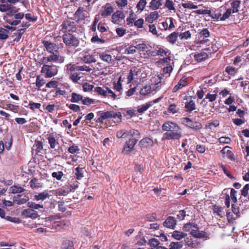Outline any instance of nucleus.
<instances>
[{
	"mask_svg": "<svg viewBox=\"0 0 249 249\" xmlns=\"http://www.w3.org/2000/svg\"><path fill=\"white\" fill-rule=\"evenodd\" d=\"M162 130L166 131L163 135V139L166 140H178L182 137L181 127L176 123L165 122L161 126Z\"/></svg>",
	"mask_w": 249,
	"mask_h": 249,
	"instance_id": "nucleus-1",
	"label": "nucleus"
},
{
	"mask_svg": "<svg viewBox=\"0 0 249 249\" xmlns=\"http://www.w3.org/2000/svg\"><path fill=\"white\" fill-rule=\"evenodd\" d=\"M231 8H226V6L222 5L220 7L219 11L220 12L225 10V12L223 14L221 18V21H225L228 19L231 14L237 13L239 10L240 4L241 3V0H230Z\"/></svg>",
	"mask_w": 249,
	"mask_h": 249,
	"instance_id": "nucleus-2",
	"label": "nucleus"
},
{
	"mask_svg": "<svg viewBox=\"0 0 249 249\" xmlns=\"http://www.w3.org/2000/svg\"><path fill=\"white\" fill-rule=\"evenodd\" d=\"M112 118L113 121L115 123H119L121 122L122 119V115L121 112H115L114 111H107L101 113L100 117L97 121L100 122V120L107 119Z\"/></svg>",
	"mask_w": 249,
	"mask_h": 249,
	"instance_id": "nucleus-3",
	"label": "nucleus"
},
{
	"mask_svg": "<svg viewBox=\"0 0 249 249\" xmlns=\"http://www.w3.org/2000/svg\"><path fill=\"white\" fill-rule=\"evenodd\" d=\"M64 61V56L57 55L54 53H51L49 55L43 56L41 60L42 63L44 65L52 64L53 63H62Z\"/></svg>",
	"mask_w": 249,
	"mask_h": 249,
	"instance_id": "nucleus-4",
	"label": "nucleus"
},
{
	"mask_svg": "<svg viewBox=\"0 0 249 249\" xmlns=\"http://www.w3.org/2000/svg\"><path fill=\"white\" fill-rule=\"evenodd\" d=\"M41 72L45 74L46 78H51L57 74L58 67L52 64L43 65Z\"/></svg>",
	"mask_w": 249,
	"mask_h": 249,
	"instance_id": "nucleus-5",
	"label": "nucleus"
},
{
	"mask_svg": "<svg viewBox=\"0 0 249 249\" xmlns=\"http://www.w3.org/2000/svg\"><path fill=\"white\" fill-rule=\"evenodd\" d=\"M192 231L190 232L192 236L196 238L204 239L205 240L210 239L209 234L205 231H200L198 225L197 224L194 223Z\"/></svg>",
	"mask_w": 249,
	"mask_h": 249,
	"instance_id": "nucleus-6",
	"label": "nucleus"
},
{
	"mask_svg": "<svg viewBox=\"0 0 249 249\" xmlns=\"http://www.w3.org/2000/svg\"><path fill=\"white\" fill-rule=\"evenodd\" d=\"M182 124L185 126L190 128L194 130L198 131L202 128V124L197 121L194 122L189 117H184L182 118Z\"/></svg>",
	"mask_w": 249,
	"mask_h": 249,
	"instance_id": "nucleus-7",
	"label": "nucleus"
},
{
	"mask_svg": "<svg viewBox=\"0 0 249 249\" xmlns=\"http://www.w3.org/2000/svg\"><path fill=\"white\" fill-rule=\"evenodd\" d=\"M64 43L68 47H76L79 44L78 39L71 34H65L63 36Z\"/></svg>",
	"mask_w": 249,
	"mask_h": 249,
	"instance_id": "nucleus-8",
	"label": "nucleus"
},
{
	"mask_svg": "<svg viewBox=\"0 0 249 249\" xmlns=\"http://www.w3.org/2000/svg\"><path fill=\"white\" fill-rule=\"evenodd\" d=\"M65 71H66V72L68 74L74 71H90L92 70L91 68H89L88 66H79L70 63L67 65H66L65 66Z\"/></svg>",
	"mask_w": 249,
	"mask_h": 249,
	"instance_id": "nucleus-9",
	"label": "nucleus"
},
{
	"mask_svg": "<svg viewBox=\"0 0 249 249\" xmlns=\"http://www.w3.org/2000/svg\"><path fill=\"white\" fill-rule=\"evenodd\" d=\"M193 99H195V97L186 96L184 98V100H186V102L184 103L185 111L188 113H191L196 109V105Z\"/></svg>",
	"mask_w": 249,
	"mask_h": 249,
	"instance_id": "nucleus-10",
	"label": "nucleus"
},
{
	"mask_svg": "<svg viewBox=\"0 0 249 249\" xmlns=\"http://www.w3.org/2000/svg\"><path fill=\"white\" fill-rule=\"evenodd\" d=\"M184 242L188 248L192 249H197L200 245V243L198 240L194 239L191 236L185 237Z\"/></svg>",
	"mask_w": 249,
	"mask_h": 249,
	"instance_id": "nucleus-11",
	"label": "nucleus"
},
{
	"mask_svg": "<svg viewBox=\"0 0 249 249\" xmlns=\"http://www.w3.org/2000/svg\"><path fill=\"white\" fill-rule=\"evenodd\" d=\"M75 22L72 20H67L61 25L62 30L64 32L74 31L75 29Z\"/></svg>",
	"mask_w": 249,
	"mask_h": 249,
	"instance_id": "nucleus-12",
	"label": "nucleus"
},
{
	"mask_svg": "<svg viewBox=\"0 0 249 249\" xmlns=\"http://www.w3.org/2000/svg\"><path fill=\"white\" fill-rule=\"evenodd\" d=\"M198 34L199 35V38L202 37L203 39L199 40L197 43L200 44H203L206 43L209 40L208 39H205L204 38H207L210 36V33L207 28H203L201 30H199Z\"/></svg>",
	"mask_w": 249,
	"mask_h": 249,
	"instance_id": "nucleus-13",
	"label": "nucleus"
},
{
	"mask_svg": "<svg viewBox=\"0 0 249 249\" xmlns=\"http://www.w3.org/2000/svg\"><path fill=\"white\" fill-rule=\"evenodd\" d=\"M141 73V71L139 69L136 68H133L130 70L129 73L127 77V83H131L133 80L137 79V76L140 74Z\"/></svg>",
	"mask_w": 249,
	"mask_h": 249,
	"instance_id": "nucleus-14",
	"label": "nucleus"
},
{
	"mask_svg": "<svg viewBox=\"0 0 249 249\" xmlns=\"http://www.w3.org/2000/svg\"><path fill=\"white\" fill-rule=\"evenodd\" d=\"M188 78L186 76H183L178 82V84L173 88V92H176L178 90L186 87L188 85Z\"/></svg>",
	"mask_w": 249,
	"mask_h": 249,
	"instance_id": "nucleus-15",
	"label": "nucleus"
},
{
	"mask_svg": "<svg viewBox=\"0 0 249 249\" xmlns=\"http://www.w3.org/2000/svg\"><path fill=\"white\" fill-rule=\"evenodd\" d=\"M125 16L123 12L121 11H117L113 13L111 17V21L115 24H119Z\"/></svg>",
	"mask_w": 249,
	"mask_h": 249,
	"instance_id": "nucleus-16",
	"label": "nucleus"
},
{
	"mask_svg": "<svg viewBox=\"0 0 249 249\" xmlns=\"http://www.w3.org/2000/svg\"><path fill=\"white\" fill-rule=\"evenodd\" d=\"M22 214L26 217L32 219H36L39 216V215L36 210L29 208L23 210L22 212Z\"/></svg>",
	"mask_w": 249,
	"mask_h": 249,
	"instance_id": "nucleus-17",
	"label": "nucleus"
},
{
	"mask_svg": "<svg viewBox=\"0 0 249 249\" xmlns=\"http://www.w3.org/2000/svg\"><path fill=\"white\" fill-rule=\"evenodd\" d=\"M137 142V141L133 139L130 138L128 141L126 142L123 150V152L127 153L130 152L133 149Z\"/></svg>",
	"mask_w": 249,
	"mask_h": 249,
	"instance_id": "nucleus-18",
	"label": "nucleus"
},
{
	"mask_svg": "<svg viewBox=\"0 0 249 249\" xmlns=\"http://www.w3.org/2000/svg\"><path fill=\"white\" fill-rule=\"evenodd\" d=\"M177 225V221L175 217L168 216L163 223L164 227L171 229H174Z\"/></svg>",
	"mask_w": 249,
	"mask_h": 249,
	"instance_id": "nucleus-19",
	"label": "nucleus"
},
{
	"mask_svg": "<svg viewBox=\"0 0 249 249\" xmlns=\"http://www.w3.org/2000/svg\"><path fill=\"white\" fill-rule=\"evenodd\" d=\"M103 10L101 13V16L106 18L110 16L114 11V8L109 3H107L105 6L103 7Z\"/></svg>",
	"mask_w": 249,
	"mask_h": 249,
	"instance_id": "nucleus-20",
	"label": "nucleus"
},
{
	"mask_svg": "<svg viewBox=\"0 0 249 249\" xmlns=\"http://www.w3.org/2000/svg\"><path fill=\"white\" fill-rule=\"evenodd\" d=\"M42 43L45 47L47 51L51 53L55 51L57 49V46L55 44L48 41H43Z\"/></svg>",
	"mask_w": 249,
	"mask_h": 249,
	"instance_id": "nucleus-21",
	"label": "nucleus"
},
{
	"mask_svg": "<svg viewBox=\"0 0 249 249\" xmlns=\"http://www.w3.org/2000/svg\"><path fill=\"white\" fill-rule=\"evenodd\" d=\"M187 236V234L179 231H174L172 233V237L177 240H180L182 238H185Z\"/></svg>",
	"mask_w": 249,
	"mask_h": 249,
	"instance_id": "nucleus-22",
	"label": "nucleus"
},
{
	"mask_svg": "<svg viewBox=\"0 0 249 249\" xmlns=\"http://www.w3.org/2000/svg\"><path fill=\"white\" fill-rule=\"evenodd\" d=\"M140 94L142 96H148L152 92V89L150 85H146L143 86L140 90Z\"/></svg>",
	"mask_w": 249,
	"mask_h": 249,
	"instance_id": "nucleus-23",
	"label": "nucleus"
},
{
	"mask_svg": "<svg viewBox=\"0 0 249 249\" xmlns=\"http://www.w3.org/2000/svg\"><path fill=\"white\" fill-rule=\"evenodd\" d=\"M162 5L161 0H152L150 2L149 7L152 10H156Z\"/></svg>",
	"mask_w": 249,
	"mask_h": 249,
	"instance_id": "nucleus-24",
	"label": "nucleus"
},
{
	"mask_svg": "<svg viewBox=\"0 0 249 249\" xmlns=\"http://www.w3.org/2000/svg\"><path fill=\"white\" fill-rule=\"evenodd\" d=\"M153 140L148 137L144 138L141 140L140 142V144L143 147H148L153 145Z\"/></svg>",
	"mask_w": 249,
	"mask_h": 249,
	"instance_id": "nucleus-25",
	"label": "nucleus"
},
{
	"mask_svg": "<svg viewBox=\"0 0 249 249\" xmlns=\"http://www.w3.org/2000/svg\"><path fill=\"white\" fill-rule=\"evenodd\" d=\"M208 58V54L205 52H200L197 54H196L194 55L195 59L198 62H200L205 60Z\"/></svg>",
	"mask_w": 249,
	"mask_h": 249,
	"instance_id": "nucleus-26",
	"label": "nucleus"
},
{
	"mask_svg": "<svg viewBox=\"0 0 249 249\" xmlns=\"http://www.w3.org/2000/svg\"><path fill=\"white\" fill-rule=\"evenodd\" d=\"M159 17L157 12L154 11L151 12L150 14L146 18V21L148 23H152L154 20L157 19Z\"/></svg>",
	"mask_w": 249,
	"mask_h": 249,
	"instance_id": "nucleus-27",
	"label": "nucleus"
},
{
	"mask_svg": "<svg viewBox=\"0 0 249 249\" xmlns=\"http://www.w3.org/2000/svg\"><path fill=\"white\" fill-rule=\"evenodd\" d=\"M178 36V33L174 32L167 36L166 39L170 43L174 44L177 40Z\"/></svg>",
	"mask_w": 249,
	"mask_h": 249,
	"instance_id": "nucleus-28",
	"label": "nucleus"
},
{
	"mask_svg": "<svg viewBox=\"0 0 249 249\" xmlns=\"http://www.w3.org/2000/svg\"><path fill=\"white\" fill-rule=\"evenodd\" d=\"M14 201L18 205H21L26 203L29 200V198L28 196H25L21 198L19 196L14 197Z\"/></svg>",
	"mask_w": 249,
	"mask_h": 249,
	"instance_id": "nucleus-29",
	"label": "nucleus"
},
{
	"mask_svg": "<svg viewBox=\"0 0 249 249\" xmlns=\"http://www.w3.org/2000/svg\"><path fill=\"white\" fill-rule=\"evenodd\" d=\"M106 89H107V97H108V98L110 97L113 100H114L116 99H120L121 97V95H122L121 93L116 94L108 88H107Z\"/></svg>",
	"mask_w": 249,
	"mask_h": 249,
	"instance_id": "nucleus-30",
	"label": "nucleus"
},
{
	"mask_svg": "<svg viewBox=\"0 0 249 249\" xmlns=\"http://www.w3.org/2000/svg\"><path fill=\"white\" fill-rule=\"evenodd\" d=\"M48 140L51 148L54 149L58 144V141L53 137V134H50L48 137Z\"/></svg>",
	"mask_w": 249,
	"mask_h": 249,
	"instance_id": "nucleus-31",
	"label": "nucleus"
},
{
	"mask_svg": "<svg viewBox=\"0 0 249 249\" xmlns=\"http://www.w3.org/2000/svg\"><path fill=\"white\" fill-rule=\"evenodd\" d=\"M1 3H7L11 4H16L17 2L21 3L23 6L26 7L28 5L27 0H0Z\"/></svg>",
	"mask_w": 249,
	"mask_h": 249,
	"instance_id": "nucleus-32",
	"label": "nucleus"
},
{
	"mask_svg": "<svg viewBox=\"0 0 249 249\" xmlns=\"http://www.w3.org/2000/svg\"><path fill=\"white\" fill-rule=\"evenodd\" d=\"M220 44L216 42L212 43L210 47L205 49V50L209 51L210 53H214L216 52L219 49Z\"/></svg>",
	"mask_w": 249,
	"mask_h": 249,
	"instance_id": "nucleus-33",
	"label": "nucleus"
},
{
	"mask_svg": "<svg viewBox=\"0 0 249 249\" xmlns=\"http://www.w3.org/2000/svg\"><path fill=\"white\" fill-rule=\"evenodd\" d=\"M71 191V189L69 188H61L57 189L55 191V194L56 196H67Z\"/></svg>",
	"mask_w": 249,
	"mask_h": 249,
	"instance_id": "nucleus-34",
	"label": "nucleus"
},
{
	"mask_svg": "<svg viewBox=\"0 0 249 249\" xmlns=\"http://www.w3.org/2000/svg\"><path fill=\"white\" fill-rule=\"evenodd\" d=\"M83 100V96L79 94L73 92L71 95V101L72 103H78Z\"/></svg>",
	"mask_w": 249,
	"mask_h": 249,
	"instance_id": "nucleus-35",
	"label": "nucleus"
},
{
	"mask_svg": "<svg viewBox=\"0 0 249 249\" xmlns=\"http://www.w3.org/2000/svg\"><path fill=\"white\" fill-rule=\"evenodd\" d=\"M183 247L182 242H172L169 245V249H181Z\"/></svg>",
	"mask_w": 249,
	"mask_h": 249,
	"instance_id": "nucleus-36",
	"label": "nucleus"
},
{
	"mask_svg": "<svg viewBox=\"0 0 249 249\" xmlns=\"http://www.w3.org/2000/svg\"><path fill=\"white\" fill-rule=\"evenodd\" d=\"M162 84L160 83V81H155L154 84L151 85V88L152 89V92L154 93L159 91L161 88Z\"/></svg>",
	"mask_w": 249,
	"mask_h": 249,
	"instance_id": "nucleus-37",
	"label": "nucleus"
},
{
	"mask_svg": "<svg viewBox=\"0 0 249 249\" xmlns=\"http://www.w3.org/2000/svg\"><path fill=\"white\" fill-rule=\"evenodd\" d=\"M49 196V194L47 192L40 193L38 195L35 196V199L37 200H44Z\"/></svg>",
	"mask_w": 249,
	"mask_h": 249,
	"instance_id": "nucleus-38",
	"label": "nucleus"
},
{
	"mask_svg": "<svg viewBox=\"0 0 249 249\" xmlns=\"http://www.w3.org/2000/svg\"><path fill=\"white\" fill-rule=\"evenodd\" d=\"M151 107V104L149 103L148 102L145 104L139 106L138 107L137 111L139 113H143L144 111L147 110Z\"/></svg>",
	"mask_w": 249,
	"mask_h": 249,
	"instance_id": "nucleus-39",
	"label": "nucleus"
},
{
	"mask_svg": "<svg viewBox=\"0 0 249 249\" xmlns=\"http://www.w3.org/2000/svg\"><path fill=\"white\" fill-rule=\"evenodd\" d=\"M25 189L20 186H13L10 188V192L12 194L20 193L24 192Z\"/></svg>",
	"mask_w": 249,
	"mask_h": 249,
	"instance_id": "nucleus-40",
	"label": "nucleus"
},
{
	"mask_svg": "<svg viewBox=\"0 0 249 249\" xmlns=\"http://www.w3.org/2000/svg\"><path fill=\"white\" fill-rule=\"evenodd\" d=\"M46 83L45 80L40 75L36 76V85L38 88H40Z\"/></svg>",
	"mask_w": 249,
	"mask_h": 249,
	"instance_id": "nucleus-41",
	"label": "nucleus"
},
{
	"mask_svg": "<svg viewBox=\"0 0 249 249\" xmlns=\"http://www.w3.org/2000/svg\"><path fill=\"white\" fill-rule=\"evenodd\" d=\"M27 206L30 208L34 210H37L39 209H42L43 208V205L39 204H36L33 202L30 201L28 202L27 203Z\"/></svg>",
	"mask_w": 249,
	"mask_h": 249,
	"instance_id": "nucleus-42",
	"label": "nucleus"
},
{
	"mask_svg": "<svg viewBox=\"0 0 249 249\" xmlns=\"http://www.w3.org/2000/svg\"><path fill=\"white\" fill-rule=\"evenodd\" d=\"M179 110V108L177 107L176 104H172L169 105L167 109L169 113H171L172 114L178 113Z\"/></svg>",
	"mask_w": 249,
	"mask_h": 249,
	"instance_id": "nucleus-43",
	"label": "nucleus"
},
{
	"mask_svg": "<svg viewBox=\"0 0 249 249\" xmlns=\"http://www.w3.org/2000/svg\"><path fill=\"white\" fill-rule=\"evenodd\" d=\"M129 134L132 136V139H133L137 141L140 138V133L137 130H130L129 131Z\"/></svg>",
	"mask_w": 249,
	"mask_h": 249,
	"instance_id": "nucleus-44",
	"label": "nucleus"
},
{
	"mask_svg": "<svg viewBox=\"0 0 249 249\" xmlns=\"http://www.w3.org/2000/svg\"><path fill=\"white\" fill-rule=\"evenodd\" d=\"M146 3L147 2L146 0H140L136 6L138 11H140L141 12L143 11Z\"/></svg>",
	"mask_w": 249,
	"mask_h": 249,
	"instance_id": "nucleus-45",
	"label": "nucleus"
},
{
	"mask_svg": "<svg viewBox=\"0 0 249 249\" xmlns=\"http://www.w3.org/2000/svg\"><path fill=\"white\" fill-rule=\"evenodd\" d=\"M13 4H11L10 9L8 11V13L7 14V15L9 17L14 16L18 12L19 10V8H17L15 6H14L12 5Z\"/></svg>",
	"mask_w": 249,
	"mask_h": 249,
	"instance_id": "nucleus-46",
	"label": "nucleus"
},
{
	"mask_svg": "<svg viewBox=\"0 0 249 249\" xmlns=\"http://www.w3.org/2000/svg\"><path fill=\"white\" fill-rule=\"evenodd\" d=\"M178 36L181 40L187 39L191 37V34L190 31H187L183 33L178 34Z\"/></svg>",
	"mask_w": 249,
	"mask_h": 249,
	"instance_id": "nucleus-47",
	"label": "nucleus"
},
{
	"mask_svg": "<svg viewBox=\"0 0 249 249\" xmlns=\"http://www.w3.org/2000/svg\"><path fill=\"white\" fill-rule=\"evenodd\" d=\"M217 94H211L208 93L206 95L205 98L203 99V101L205 102V99H208L209 101L210 102H213L217 98Z\"/></svg>",
	"mask_w": 249,
	"mask_h": 249,
	"instance_id": "nucleus-48",
	"label": "nucleus"
},
{
	"mask_svg": "<svg viewBox=\"0 0 249 249\" xmlns=\"http://www.w3.org/2000/svg\"><path fill=\"white\" fill-rule=\"evenodd\" d=\"M83 169L78 167L75 169V175L77 179H80L83 177Z\"/></svg>",
	"mask_w": 249,
	"mask_h": 249,
	"instance_id": "nucleus-49",
	"label": "nucleus"
},
{
	"mask_svg": "<svg viewBox=\"0 0 249 249\" xmlns=\"http://www.w3.org/2000/svg\"><path fill=\"white\" fill-rule=\"evenodd\" d=\"M241 196L245 197L249 196V184H246L243 189L241 190Z\"/></svg>",
	"mask_w": 249,
	"mask_h": 249,
	"instance_id": "nucleus-50",
	"label": "nucleus"
},
{
	"mask_svg": "<svg viewBox=\"0 0 249 249\" xmlns=\"http://www.w3.org/2000/svg\"><path fill=\"white\" fill-rule=\"evenodd\" d=\"M11 5V3H2V4H0V11L1 12H8L10 9Z\"/></svg>",
	"mask_w": 249,
	"mask_h": 249,
	"instance_id": "nucleus-51",
	"label": "nucleus"
},
{
	"mask_svg": "<svg viewBox=\"0 0 249 249\" xmlns=\"http://www.w3.org/2000/svg\"><path fill=\"white\" fill-rule=\"evenodd\" d=\"M8 31L7 30L0 28V40L7 39L8 37Z\"/></svg>",
	"mask_w": 249,
	"mask_h": 249,
	"instance_id": "nucleus-52",
	"label": "nucleus"
},
{
	"mask_svg": "<svg viewBox=\"0 0 249 249\" xmlns=\"http://www.w3.org/2000/svg\"><path fill=\"white\" fill-rule=\"evenodd\" d=\"M237 192L233 188H231L230 197L232 201L235 203L237 202Z\"/></svg>",
	"mask_w": 249,
	"mask_h": 249,
	"instance_id": "nucleus-53",
	"label": "nucleus"
},
{
	"mask_svg": "<svg viewBox=\"0 0 249 249\" xmlns=\"http://www.w3.org/2000/svg\"><path fill=\"white\" fill-rule=\"evenodd\" d=\"M182 6L184 8H187L189 9H196L197 6L194 5L193 2L191 1L187 2L186 3H182Z\"/></svg>",
	"mask_w": 249,
	"mask_h": 249,
	"instance_id": "nucleus-54",
	"label": "nucleus"
},
{
	"mask_svg": "<svg viewBox=\"0 0 249 249\" xmlns=\"http://www.w3.org/2000/svg\"><path fill=\"white\" fill-rule=\"evenodd\" d=\"M100 58L104 61L109 63L112 60L111 56L108 54H99Z\"/></svg>",
	"mask_w": 249,
	"mask_h": 249,
	"instance_id": "nucleus-55",
	"label": "nucleus"
},
{
	"mask_svg": "<svg viewBox=\"0 0 249 249\" xmlns=\"http://www.w3.org/2000/svg\"><path fill=\"white\" fill-rule=\"evenodd\" d=\"M94 91L97 92L99 95H101L104 97H107V89L105 90L101 87H98L94 89Z\"/></svg>",
	"mask_w": 249,
	"mask_h": 249,
	"instance_id": "nucleus-56",
	"label": "nucleus"
},
{
	"mask_svg": "<svg viewBox=\"0 0 249 249\" xmlns=\"http://www.w3.org/2000/svg\"><path fill=\"white\" fill-rule=\"evenodd\" d=\"M68 150L69 152L71 154H75L78 153L79 151H80V149L78 146H77L76 144H73L72 145L69 147Z\"/></svg>",
	"mask_w": 249,
	"mask_h": 249,
	"instance_id": "nucleus-57",
	"label": "nucleus"
},
{
	"mask_svg": "<svg viewBox=\"0 0 249 249\" xmlns=\"http://www.w3.org/2000/svg\"><path fill=\"white\" fill-rule=\"evenodd\" d=\"M70 78L74 83H77L81 78L80 73L74 72L70 75Z\"/></svg>",
	"mask_w": 249,
	"mask_h": 249,
	"instance_id": "nucleus-58",
	"label": "nucleus"
},
{
	"mask_svg": "<svg viewBox=\"0 0 249 249\" xmlns=\"http://www.w3.org/2000/svg\"><path fill=\"white\" fill-rule=\"evenodd\" d=\"M164 6L169 10H175L174 3L173 1L171 0H166Z\"/></svg>",
	"mask_w": 249,
	"mask_h": 249,
	"instance_id": "nucleus-59",
	"label": "nucleus"
},
{
	"mask_svg": "<svg viewBox=\"0 0 249 249\" xmlns=\"http://www.w3.org/2000/svg\"><path fill=\"white\" fill-rule=\"evenodd\" d=\"M223 208L222 207L220 206H217L216 205H214L213 206V211L214 213L217 214V215L222 216L221 215V213L222 212Z\"/></svg>",
	"mask_w": 249,
	"mask_h": 249,
	"instance_id": "nucleus-60",
	"label": "nucleus"
},
{
	"mask_svg": "<svg viewBox=\"0 0 249 249\" xmlns=\"http://www.w3.org/2000/svg\"><path fill=\"white\" fill-rule=\"evenodd\" d=\"M82 59L85 63H90L93 62V57L92 55L90 54H86Z\"/></svg>",
	"mask_w": 249,
	"mask_h": 249,
	"instance_id": "nucleus-61",
	"label": "nucleus"
},
{
	"mask_svg": "<svg viewBox=\"0 0 249 249\" xmlns=\"http://www.w3.org/2000/svg\"><path fill=\"white\" fill-rule=\"evenodd\" d=\"M41 104L37 103H34L30 101L29 104V107L32 110H34L35 109H39L41 107Z\"/></svg>",
	"mask_w": 249,
	"mask_h": 249,
	"instance_id": "nucleus-62",
	"label": "nucleus"
},
{
	"mask_svg": "<svg viewBox=\"0 0 249 249\" xmlns=\"http://www.w3.org/2000/svg\"><path fill=\"white\" fill-rule=\"evenodd\" d=\"M58 85L57 81L52 80L46 84V87L48 88H56Z\"/></svg>",
	"mask_w": 249,
	"mask_h": 249,
	"instance_id": "nucleus-63",
	"label": "nucleus"
},
{
	"mask_svg": "<svg viewBox=\"0 0 249 249\" xmlns=\"http://www.w3.org/2000/svg\"><path fill=\"white\" fill-rule=\"evenodd\" d=\"M62 249H73L72 243L70 241H66L63 244Z\"/></svg>",
	"mask_w": 249,
	"mask_h": 249,
	"instance_id": "nucleus-64",
	"label": "nucleus"
}]
</instances>
